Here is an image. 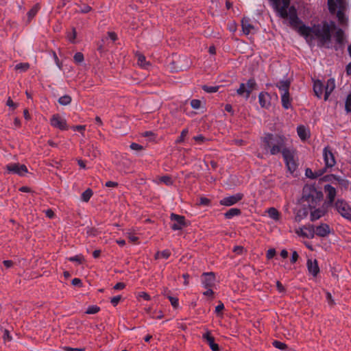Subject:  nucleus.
<instances>
[{
    "label": "nucleus",
    "instance_id": "nucleus-5",
    "mask_svg": "<svg viewBox=\"0 0 351 351\" xmlns=\"http://www.w3.org/2000/svg\"><path fill=\"white\" fill-rule=\"evenodd\" d=\"M257 89V84L254 78L249 79L246 83H241L239 88L237 90L238 95L245 97L247 99L251 93Z\"/></svg>",
    "mask_w": 351,
    "mask_h": 351
},
{
    "label": "nucleus",
    "instance_id": "nucleus-47",
    "mask_svg": "<svg viewBox=\"0 0 351 351\" xmlns=\"http://www.w3.org/2000/svg\"><path fill=\"white\" fill-rule=\"evenodd\" d=\"M273 345L276 348H278L280 350H283L287 347L285 343L278 341H274Z\"/></svg>",
    "mask_w": 351,
    "mask_h": 351
},
{
    "label": "nucleus",
    "instance_id": "nucleus-56",
    "mask_svg": "<svg viewBox=\"0 0 351 351\" xmlns=\"http://www.w3.org/2000/svg\"><path fill=\"white\" fill-rule=\"evenodd\" d=\"M128 237L129 240L132 243H136L138 239V238L136 236H135L130 232L128 233Z\"/></svg>",
    "mask_w": 351,
    "mask_h": 351
},
{
    "label": "nucleus",
    "instance_id": "nucleus-11",
    "mask_svg": "<svg viewBox=\"0 0 351 351\" xmlns=\"http://www.w3.org/2000/svg\"><path fill=\"white\" fill-rule=\"evenodd\" d=\"M50 124L53 128H58L61 130H66L68 129L66 120L58 114H55L51 117L50 119Z\"/></svg>",
    "mask_w": 351,
    "mask_h": 351
},
{
    "label": "nucleus",
    "instance_id": "nucleus-22",
    "mask_svg": "<svg viewBox=\"0 0 351 351\" xmlns=\"http://www.w3.org/2000/svg\"><path fill=\"white\" fill-rule=\"evenodd\" d=\"M241 26L243 33L248 35L253 33L254 27L251 24L250 20L247 18H243L241 21Z\"/></svg>",
    "mask_w": 351,
    "mask_h": 351
},
{
    "label": "nucleus",
    "instance_id": "nucleus-40",
    "mask_svg": "<svg viewBox=\"0 0 351 351\" xmlns=\"http://www.w3.org/2000/svg\"><path fill=\"white\" fill-rule=\"evenodd\" d=\"M69 261L71 262H77L81 264L84 261V258L82 254H77L75 256L69 258Z\"/></svg>",
    "mask_w": 351,
    "mask_h": 351
},
{
    "label": "nucleus",
    "instance_id": "nucleus-41",
    "mask_svg": "<svg viewBox=\"0 0 351 351\" xmlns=\"http://www.w3.org/2000/svg\"><path fill=\"white\" fill-rule=\"evenodd\" d=\"M100 311V308L96 305L90 306L86 311V314H95Z\"/></svg>",
    "mask_w": 351,
    "mask_h": 351
},
{
    "label": "nucleus",
    "instance_id": "nucleus-62",
    "mask_svg": "<svg viewBox=\"0 0 351 351\" xmlns=\"http://www.w3.org/2000/svg\"><path fill=\"white\" fill-rule=\"evenodd\" d=\"M108 37L112 40L115 41L117 39V36L114 32H108Z\"/></svg>",
    "mask_w": 351,
    "mask_h": 351
},
{
    "label": "nucleus",
    "instance_id": "nucleus-58",
    "mask_svg": "<svg viewBox=\"0 0 351 351\" xmlns=\"http://www.w3.org/2000/svg\"><path fill=\"white\" fill-rule=\"evenodd\" d=\"M125 287V285L123 282H118L114 286V289L121 290Z\"/></svg>",
    "mask_w": 351,
    "mask_h": 351
},
{
    "label": "nucleus",
    "instance_id": "nucleus-28",
    "mask_svg": "<svg viewBox=\"0 0 351 351\" xmlns=\"http://www.w3.org/2000/svg\"><path fill=\"white\" fill-rule=\"evenodd\" d=\"M189 225L188 221H176L170 225L173 230H182Z\"/></svg>",
    "mask_w": 351,
    "mask_h": 351
},
{
    "label": "nucleus",
    "instance_id": "nucleus-26",
    "mask_svg": "<svg viewBox=\"0 0 351 351\" xmlns=\"http://www.w3.org/2000/svg\"><path fill=\"white\" fill-rule=\"evenodd\" d=\"M297 132L302 141H305L310 137V132L304 125H299L297 128Z\"/></svg>",
    "mask_w": 351,
    "mask_h": 351
},
{
    "label": "nucleus",
    "instance_id": "nucleus-60",
    "mask_svg": "<svg viewBox=\"0 0 351 351\" xmlns=\"http://www.w3.org/2000/svg\"><path fill=\"white\" fill-rule=\"evenodd\" d=\"M105 186L106 187H117L118 186V183L113 181H108L106 182Z\"/></svg>",
    "mask_w": 351,
    "mask_h": 351
},
{
    "label": "nucleus",
    "instance_id": "nucleus-55",
    "mask_svg": "<svg viewBox=\"0 0 351 351\" xmlns=\"http://www.w3.org/2000/svg\"><path fill=\"white\" fill-rule=\"evenodd\" d=\"M3 264L7 269H9L13 267L14 262L10 260H6L3 261Z\"/></svg>",
    "mask_w": 351,
    "mask_h": 351
},
{
    "label": "nucleus",
    "instance_id": "nucleus-13",
    "mask_svg": "<svg viewBox=\"0 0 351 351\" xmlns=\"http://www.w3.org/2000/svg\"><path fill=\"white\" fill-rule=\"evenodd\" d=\"M243 195L242 193H237L228 197H225L220 200V204L230 206L237 204L242 199Z\"/></svg>",
    "mask_w": 351,
    "mask_h": 351
},
{
    "label": "nucleus",
    "instance_id": "nucleus-57",
    "mask_svg": "<svg viewBox=\"0 0 351 351\" xmlns=\"http://www.w3.org/2000/svg\"><path fill=\"white\" fill-rule=\"evenodd\" d=\"M71 283L73 286H78V287H81L82 285V280L80 278H73L72 280Z\"/></svg>",
    "mask_w": 351,
    "mask_h": 351
},
{
    "label": "nucleus",
    "instance_id": "nucleus-18",
    "mask_svg": "<svg viewBox=\"0 0 351 351\" xmlns=\"http://www.w3.org/2000/svg\"><path fill=\"white\" fill-rule=\"evenodd\" d=\"M258 102L262 108H268L271 104V97L267 92H261L258 95Z\"/></svg>",
    "mask_w": 351,
    "mask_h": 351
},
{
    "label": "nucleus",
    "instance_id": "nucleus-43",
    "mask_svg": "<svg viewBox=\"0 0 351 351\" xmlns=\"http://www.w3.org/2000/svg\"><path fill=\"white\" fill-rule=\"evenodd\" d=\"M73 59L75 63H82L84 61V55L81 52H77L74 55Z\"/></svg>",
    "mask_w": 351,
    "mask_h": 351
},
{
    "label": "nucleus",
    "instance_id": "nucleus-52",
    "mask_svg": "<svg viewBox=\"0 0 351 351\" xmlns=\"http://www.w3.org/2000/svg\"><path fill=\"white\" fill-rule=\"evenodd\" d=\"M298 258H299V255H298V252L296 251H293L291 257V263L293 264L296 263L297 261L298 260Z\"/></svg>",
    "mask_w": 351,
    "mask_h": 351
},
{
    "label": "nucleus",
    "instance_id": "nucleus-3",
    "mask_svg": "<svg viewBox=\"0 0 351 351\" xmlns=\"http://www.w3.org/2000/svg\"><path fill=\"white\" fill-rule=\"evenodd\" d=\"M323 199V193L313 185L306 184L302 190V200L308 205H317Z\"/></svg>",
    "mask_w": 351,
    "mask_h": 351
},
{
    "label": "nucleus",
    "instance_id": "nucleus-6",
    "mask_svg": "<svg viewBox=\"0 0 351 351\" xmlns=\"http://www.w3.org/2000/svg\"><path fill=\"white\" fill-rule=\"evenodd\" d=\"M322 156L325 165L323 169H326V172H327L328 169H331L337 163L335 153L330 146H326L323 149Z\"/></svg>",
    "mask_w": 351,
    "mask_h": 351
},
{
    "label": "nucleus",
    "instance_id": "nucleus-50",
    "mask_svg": "<svg viewBox=\"0 0 351 351\" xmlns=\"http://www.w3.org/2000/svg\"><path fill=\"white\" fill-rule=\"evenodd\" d=\"M6 105L12 109H15L17 108L18 104L14 103L10 97H9L7 100Z\"/></svg>",
    "mask_w": 351,
    "mask_h": 351
},
{
    "label": "nucleus",
    "instance_id": "nucleus-49",
    "mask_svg": "<svg viewBox=\"0 0 351 351\" xmlns=\"http://www.w3.org/2000/svg\"><path fill=\"white\" fill-rule=\"evenodd\" d=\"M121 299V295H117V296H114V297H113V298H111V300H110V302H111V304H112L114 306H117V305L118 304V303L120 302Z\"/></svg>",
    "mask_w": 351,
    "mask_h": 351
},
{
    "label": "nucleus",
    "instance_id": "nucleus-64",
    "mask_svg": "<svg viewBox=\"0 0 351 351\" xmlns=\"http://www.w3.org/2000/svg\"><path fill=\"white\" fill-rule=\"evenodd\" d=\"M346 71L348 75H351V62L347 64Z\"/></svg>",
    "mask_w": 351,
    "mask_h": 351
},
{
    "label": "nucleus",
    "instance_id": "nucleus-51",
    "mask_svg": "<svg viewBox=\"0 0 351 351\" xmlns=\"http://www.w3.org/2000/svg\"><path fill=\"white\" fill-rule=\"evenodd\" d=\"M130 147L132 150L135 151H140L143 149V146L136 143H132Z\"/></svg>",
    "mask_w": 351,
    "mask_h": 351
},
{
    "label": "nucleus",
    "instance_id": "nucleus-30",
    "mask_svg": "<svg viewBox=\"0 0 351 351\" xmlns=\"http://www.w3.org/2000/svg\"><path fill=\"white\" fill-rule=\"evenodd\" d=\"M240 213L241 211L239 209L236 208H232L224 213V216L226 218H232L233 217L238 216L240 214Z\"/></svg>",
    "mask_w": 351,
    "mask_h": 351
},
{
    "label": "nucleus",
    "instance_id": "nucleus-14",
    "mask_svg": "<svg viewBox=\"0 0 351 351\" xmlns=\"http://www.w3.org/2000/svg\"><path fill=\"white\" fill-rule=\"evenodd\" d=\"M311 205H301L296 209V218L298 219H303L307 218L308 216L311 217Z\"/></svg>",
    "mask_w": 351,
    "mask_h": 351
},
{
    "label": "nucleus",
    "instance_id": "nucleus-46",
    "mask_svg": "<svg viewBox=\"0 0 351 351\" xmlns=\"http://www.w3.org/2000/svg\"><path fill=\"white\" fill-rule=\"evenodd\" d=\"M191 106L193 109H199L201 106V101L199 99H192Z\"/></svg>",
    "mask_w": 351,
    "mask_h": 351
},
{
    "label": "nucleus",
    "instance_id": "nucleus-63",
    "mask_svg": "<svg viewBox=\"0 0 351 351\" xmlns=\"http://www.w3.org/2000/svg\"><path fill=\"white\" fill-rule=\"evenodd\" d=\"M193 138L195 141L199 142V143L203 142L205 140L204 136H203L202 135H198V136H194Z\"/></svg>",
    "mask_w": 351,
    "mask_h": 351
},
{
    "label": "nucleus",
    "instance_id": "nucleus-53",
    "mask_svg": "<svg viewBox=\"0 0 351 351\" xmlns=\"http://www.w3.org/2000/svg\"><path fill=\"white\" fill-rule=\"evenodd\" d=\"M138 296L143 298L144 300H145L147 301H149L151 299L149 295L147 293L144 292V291L139 292L138 294Z\"/></svg>",
    "mask_w": 351,
    "mask_h": 351
},
{
    "label": "nucleus",
    "instance_id": "nucleus-37",
    "mask_svg": "<svg viewBox=\"0 0 351 351\" xmlns=\"http://www.w3.org/2000/svg\"><path fill=\"white\" fill-rule=\"evenodd\" d=\"M197 204L199 206H208L210 204V199L206 197H201Z\"/></svg>",
    "mask_w": 351,
    "mask_h": 351
},
{
    "label": "nucleus",
    "instance_id": "nucleus-32",
    "mask_svg": "<svg viewBox=\"0 0 351 351\" xmlns=\"http://www.w3.org/2000/svg\"><path fill=\"white\" fill-rule=\"evenodd\" d=\"M93 195V191L91 189H88L84 191L81 195V199L85 202H88Z\"/></svg>",
    "mask_w": 351,
    "mask_h": 351
},
{
    "label": "nucleus",
    "instance_id": "nucleus-44",
    "mask_svg": "<svg viewBox=\"0 0 351 351\" xmlns=\"http://www.w3.org/2000/svg\"><path fill=\"white\" fill-rule=\"evenodd\" d=\"M203 90L207 93H215L218 90L219 86H212L204 85L202 87Z\"/></svg>",
    "mask_w": 351,
    "mask_h": 351
},
{
    "label": "nucleus",
    "instance_id": "nucleus-24",
    "mask_svg": "<svg viewBox=\"0 0 351 351\" xmlns=\"http://www.w3.org/2000/svg\"><path fill=\"white\" fill-rule=\"evenodd\" d=\"M324 90V86L320 80H316L314 82L313 91L315 93V95L318 98H319V99L322 98Z\"/></svg>",
    "mask_w": 351,
    "mask_h": 351
},
{
    "label": "nucleus",
    "instance_id": "nucleus-35",
    "mask_svg": "<svg viewBox=\"0 0 351 351\" xmlns=\"http://www.w3.org/2000/svg\"><path fill=\"white\" fill-rule=\"evenodd\" d=\"M137 58H138V64L143 67L147 68V66L149 65V63L146 62L145 57L143 54H137Z\"/></svg>",
    "mask_w": 351,
    "mask_h": 351
},
{
    "label": "nucleus",
    "instance_id": "nucleus-59",
    "mask_svg": "<svg viewBox=\"0 0 351 351\" xmlns=\"http://www.w3.org/2000/svg\"><path fill=\"white\" fill-rule=\"evenodd\" d=\"M45 217L47 218L54 217V213L51 209H47L45 211Z\"/></svg>",
    "mask_w": 351,
    "mask_h": 351
},
{
    "label": "nucleus",
    "instance_id": "nucleus-25",
    "mask_svg": "<svg viewBox=\"0 0 351 351\" xmlns=\"http://www.w3.org/2000/svg\"><path fill=\"white\" fill-rule=\"evenodd\" d=\"M281 102L285 109H289L291 107V98L289 92L282 93Z\"/></svg>",
    "mask_w": 351,
    "mask_h": 351
},
{
    "label": "nucleus",
    "instance_id": "nucleus-45",
    "mask_svg": "<svg viewBox=\"0 0 351 351\" xmlns=\"http://www.w3.org/2000/svg\"><path fill=\"white\" fill-rule=\"evenodd\" d=\"M189 131L187 129H184L181 134H180V136L178 137V138L176 141V143H182L184 141V138L186 137V136L187 135Z\"/></svg>",
    "mask_w": 351,
    "mask_h": 351
},
{
    "label": "nucleus",
    "instance_id": "nucleus-31",
    "mask_svg": "<svg viewBox=\"0 0 351 351\" xmlns=\"http://www.w3.org/2000/svg\"><path fill=\"white\" fill-rule=\"evenodd\" d=\"M170 255H171L170 251L169 250H165L162 252H156L155 254V258L158 259V258H162L165 259H167L170 256Z\"/></svg>",
    "mask_w": 351,
    "mask_h": 351
},
{
    "label": "nucleus",
    "instance_id": "nucleus-21",
    "mask_svg": "<svg viewBox=\"0 0 351 351\" xmlns=\"http://www.w3.org/2000/svg\"><path fill=\"white\" fill-rule=\"evenodd\" d=\"M335 88V81L333 78H330L327 80L326 86H324V100L328 99L329 95Z\"/></svg>",
    "mask_w": 351,
    "mask_h": 351
},
{
    "label": "nucleus",
    "instance_id": "nucleus-23",
    "mask_svg": "<svg viewBox=\"0 0 351 351\" xmlns=\"http://www.w3.org/2000/svg\"><path fill=\"white\" fill-rule=\"evenodd\" d=\"M326 173V169H321L315 171H313L311 169L307 168L305 171V175L307 178L315 179Z\"/></svg>",
    "mask_w": 351,
    "mask_h": 351
},
{
    "label": "nucleus",
    "instance_id": "nucleus-29",
    "mask_svg": "<svg viewBox=\"0 0 351 351\" xmlns=\"http://www.w3.org/2000/svg\"><path fill=\"white\" fill-rule=\"evenodd\" d=\"M268 217L272 219H278L280 213L276 208L271 207L267 210Z\"/></svg>",
    "mask_w": 351,
    "mask_h": 351
},
{
    "label": "nucleus",
    "instance_id": "nucleus-19",
    "mask_svg": "<svg viewBox=\"0 0 351 351\" xmlns=\"http://www.w3.org/2000/svg\"><path fill=\"white\" fill-rule=\"evenodd\" d=\"M315 235L318 237H324L330 233V228L326 223H321L319 226L315 228Z\"/></svg>",
    "mask_w": 351,
    "mask_h": 351
},
{
    "label": "nucleus",
    "instance_id": "nucleus-42",
    "mask_svg": "<svg viewBox=\"0 0 351 351\" xmlns=\"http://www.w3.org/2000/svg\"><path fill=\"white\" fill-rule=\"evenodd\" d=\"M167 298L169 300L171 304L174 308H177L179 306L178 298L176 297H172L171 295H167Z\"/></svg>",
    "mask_w": 351,
    "mask_h": 351
},
{
    "label": "nucleus",
    "instance_id": "nucleus-38",
    "mask_svg": "<svg viewBox=\"0 0 351 351\" xmlns=\"http://www.w3.org/2000/svg\"><path fill=\"white\" fill-rule=\"evenodd\" d=\"M160 182L165 184L167 186H170L173 184V180L169 176H162L159 178Z\"/></svg>",
    "mask_w": 351,
    "mask_h": 351
},
{
    "label": "nucleus",
    "instance_id": "nucleus-2",
    "mask_svg": "<svg viewBox=\"0 0 351 351\" xmlns=\"http://www.w3.org/2000/svg\"><path fill=\"white\" fill-rule=\"evenodd\" d=\"M261 141L262 147L266 152L271 155H276L280 154L286 145L287 138L282 135L267 133Z\"/></svg>",
    "mask_w": 351,
    "mask_h": 351
},
{
    "label": "nucleus",
    "instance_id": "nucleus-16",
    "mask_svg": "<svg viewBox=\"0 0 351 351\" xmlns=\"http://www.w3.org/2000/svg\"><path fill=\"white\" fill-rule=\"evenodd\" d=\"M306 266L309 274H311L313 276L315 277L319 273V267L316 259H308L306 262Z\"/></svg>",
    "mask_w": 351,
    "mask_h": 351
},
{
    "label": "nucleus",
    "instance_id": "nucleus-27",
    "mask_svg": "<svg viewBox=\"0 0 351 351\" xmlns=\"http://www.w3.org/2000/svg\"><path fill=\"white\" fill-rule=\"evenodd\" d=\"M291 82L289 80H280L279 82L276 84V86L280 90L282 93L289 92Z\"/></svg>",
    "mask_w": 351,
    "mask_h": 351
},
{
    "label": "nucleus",
    "instance_id": "nucleus-8",
    "mask_svg": "<svg viewBox=\"0 0 351 351\" xmlns=\"http://www.w3.org/2000/svg\"><path fill=\"white\" fill-rule=\"evenodd\" d=\"M5 169L8 173L16 174L19 176H23L27 173V168L25 165L19 163H10L5 166Z\"/></svg>",
    "mask_w": 351,
    "mask_h": 351
},
{
    "label": "nucleus",
    "instance_id": "nucleus-61",
    "mask_svg": "<svg viewBox=\"0 0 351 351\" xmlns=\"http://www.w3.org/2000/svg\"><path fill=\"white\" fill-rule=\"evenodd\" d=\"M243 251V247L242 246H235L233 249V252L238 254H242Z\"/></svg>",
    "mask_w": 351,
    "mask_h": 351
},
{
    "label": "nucleus",
    "instance_id": "nucleus-10",
    "mask_svg": "<svg viewBox=\"0 0 351 351\" xmlns=\"http://www.w3.org/2000/svg\"><path fill=\"white\" fill-rule=\"evenodd\" d=\"M311 205V219H319L326 215L328 211V204L324 203L322 206Z\"/></svg>",
    "mask_w": 351,
    "mask_h": 351
},
{
    "label": "nucleus",
    "instance_id": "nucleus-7",
    "mask_svg": "<svg viewBox=\"0 0 351 351\" xmlns=\"http://www.w3.org/2000/svg\"><path fill=\"white\" fill-rule=\"evenodd\" d=\"M280 153L282 154L283 158L289 170L293 171L296 169V163L294 161L293 152L285 145Z\"/></svg>",
    "mask_w": 351,
    "mask_h": 351
},
{
    "label": "nucleus",
    "instance_id": "nucleus-9",
    "mask_svg": "<svg viewBox=\"0 0 351 351\" xmlns=\"http://www.w3.org/2000/svg\"><path fill=\"white\" fill-rule=\"evenodd\" d=\"M338 213L345 219H351V208L344 201L338 199L335 203Z\"/></svg>",
    "mask_w": 351,
    "mask_h": 351
},
{
    "label": "nucleus",
    "instance_id": "nucleus-39",
    "mask_svg": "<svg viewBox=\"0 0 351 351\" xmlns=\"http://www.w3.org/2000/svg\"><path fill=\"white\" fill-rule=\"evenodd\" d=\"M345 110L347 113L351 112V93H350L346 97L345 102Z\"/></svg>",
    "mask_w": 351,
    "mask_h": 351
},
{
    "label": "nucleus",
    "instance_id": "nucleus-17",
    "mask_svg": "<svg viewBox=\"0 0 351 351\" xmlns=\"http://www.w3.org/2000/svg\"><path fill=\"white\" fill-rule=\"evenodd\" d=\"M202 338L207 342L213 351H218L219 350L218 344L215 343V338L211 335L210 331H206V332L202 335Z\"/></svg>",
    "mask_w": 351,
    "mask_h": 351
},
{
    "label": "nucleus",
    "instance_id": "nucleus-54",
    "mask_svg": "<svg viewBox=\"0 0 351 351\" xmlns=\"http://www.w3.org/2000/svg\"><path fill=\"white\" fill-rule=\"evenodd\" d=\"M213 287L206 288L207 290L204 292H203V295L207 297H211L213 298L214 292L212 290Z\"/></svg>",
    "mask_w": 351,
    "mask_h": 351
},
{
    "label": "nucleus",
    "instance_id": "nucleus-1",
    "mask_svg": "<svg viewBox=\"0 0 351 351\" xmlns=\"http://www.w3.org/2000/svg\"><path fill=\"white\" fill-rule=\"evenodd\" d=\"M328 8L332 15H335L337 22L342 28L338 27L334 21H323L320 23L308 27L301 25L302 21L298 16L297 10L294 6L289 8V25L298 33L303 36L307 43H312L317 39L324 45L331 40V32L335 31L334 37L337 44L341 47L347 43L346 34L343 29L348 27L349 16L348 12L349 5L347 0H328Z\"/></svg>",
    "mask_w": 351,
    "mask_h": 351
},
{
    "label": "nucleus",
    "instance_id": "nucleus-12",
    "mask_svg": "<svg viewBox=\"0 0 351 351\" xmlns=\"http://www.w3.org/2000/svg\"><path fill=\"white\" fill-rule=\"evenodd\" d=\"M296 233L304 238L313 239L315 236V227L312 225L304 226L296 230Z\"/></svg>",
    "mask_w": 351,
    "mask_h": 351
},
{
    "label": "nucleus",
    "instance_id": "nucleus-33",
    "mask_svg": "<svg viewBox=\"0 0 351 351\" xmlns=\"http://www.w3.org/2000/svg\"><path fill=\"white\" fill-rule=\"evenodd\" d=\"M14 69L16 71L25 72L29 69V64L27 62L19 63L15 66Z\"/></svg>",
    "mask_w": 351,
    "mask_h": 351
},
{
    "label": "nucleus",
    "instance_id": "nucleus-15",
    "mask_svg": "<svg viewBox=\"0 0 351 351\" xmlns=\"http://www.w3.org/2000/svg\"><path fill=\"white\" fill-rule=\"evenodd\" d=\"M215 276L213 272H206L202 274V282L204 288L213 287Z\"/></svg>",
    "mask_w": 351,
    "mask_h": 351
},
{
    "label": "nucleus",
    "instance_id": "nucleus-20",
    "mask_svg": "<svg viewBox=\"0 0 351 351\" xmlns=\"http://www.w3.org/2000/svg\"><path fill=\"white\" fill-rule=\"evenodd\" d=\"M324 191L326 193L327 199L328 200V204H332L337 194L335 188L332 186L330 184H326L324 186Z\"/></svg>",
    "mask_w": 351,
    "mask_h": 351
},
{
    "label": "nucleus",
    "instance_id": "nucleus-48",
    "mask_svg": "<svg viewBox=\"0 0 351 351\" xmlns=\"http://www.w3.org/2000/svg\"><path fill=\"white\" fill-rule=\"evenodd\" d=\"M276 252L275 249H274V248L269 249L267 252L266 257L267 258V259H271L276 255Z\"/></svg>",
    "mask_w": 351,
    "mask_h": 351
},
{
    "label": "nucleus",
    "instance_id": "nucleus-36",
    "mask_svg": "<svg viewBox=\"0 0 351 351\" xmlns=\"http://www.w3.org/2000/svg\"><path fill=\"white\" fill-rule=\"evenodd\" d=\"M40 7L38 4L35 5L28 12L27 16L29 19H32L37 14Z\"/></svg>",
    "mask_w": 351,
    "mask_h": 351
},
{
    "label": "nucleus",
    "instance_id": "nucleus-34",
    "mask_svg": "<svg viewBox=\"0 0 351 351\" xmlns=\"http://www.w3.org/2000/svg\"><path fill=\"white\" fill-rule=\"evenodd\" d=\"M58 102L63 106L69 105L71 102V97L69 95H65L59 98Z\"/></svg>",
    "mask_w": 351,
    "mask_h": 351
},
{
    "label": "nucleus",
    "instance_id": "nucleus-4",
    "mask_svg": "<svg viewBox=\"0 0 351 351\" xmlns=\"http://www.w3.org/2000/svg\"><path fill=\"white\" fill-rule=\"evenodd\" d=\"M271 5L282 19L289 17L290 0H269Z\"/></svg>",
    "mask_w": 351,
    "mask_h": 351
}]
</instances>
